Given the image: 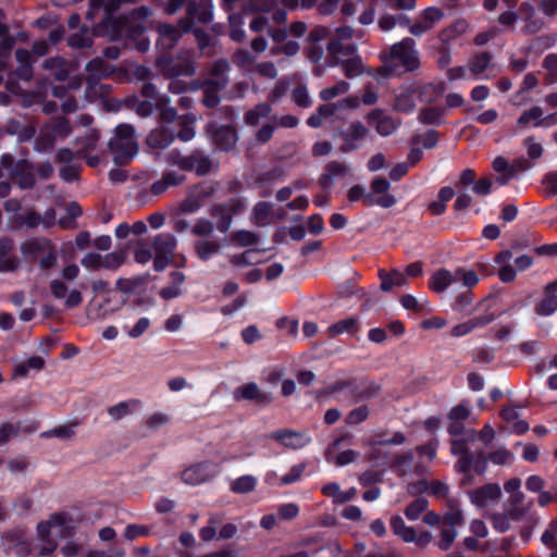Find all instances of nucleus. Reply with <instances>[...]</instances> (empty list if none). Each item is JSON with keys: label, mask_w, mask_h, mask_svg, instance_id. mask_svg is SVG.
<instances>
[{"label": "nucleus", "mask_w": 557, "mask_h": 557, "mask_svg": "<svg viewBox=\"0 0 557 557\" xmlns=\"http://www.w3.org/2000/svg\"><path fill=\"white\" fill-rule=\"evenodd\" d=\"M135 128L129 124H119L115 127V135L109 143V149L115 153V161L121 159L131 160L138 151L137 143L134 140Z\"/></svg>", "instance_id": "6"}, {"label": "nucleus", "mask_w": 557, "mask_h": 557, "mask_svg": "<svg viewBox=\"0 0 557 557\" xmlns=\"http://www.w3.org/2000/svg\"><path fill=\"white\" fill-rule=\"evenodd\" d=\"M557 280L544 288V298L535 305L534 311L539 315L548 317L557 311Z\"/></svg>", "instance_id": "25"}, {"label": "nucleus", "mask_w": 557, "mask_h": 557, "mask_svg": "<svg viewBox=\"0 0 557 557\" xmlns=\"http://www.w3.org/2000/svg\"><path fill=\"white\" fill-rule=\"evenodd\" d=\"M359 331L358 319L350 317L333 323L329 326L327 333L330 337H336L341 334L347 333L355 335Z\"/></svg>", "instance_id": "33"}, {"label": "nucleus", "mask_w": 557, "mask_h": 557, "mask_svg": "<svg viewBox=\"0 0 557 557\" xmlns=\"http://www.w3.org/2000/svg\"><path fill=\"white\" fill-rule=\"evenodd\" d=\"M233 398L236 401H253L261 407H267L274 400V396L271 392L261 391L255 382L246 383L236 387L233 392Z\"/></svg>", "instance_id": "13"}, {"label": "nucleus", "mask_w": 557, "mask_h": 557, "mask_svg": "<svg viewBox=\"0 0 557 557\" xmlns=\"http://www.w3.org/2000/svg\"><path fill=\"white\" fill-rule=\"evenodd\" d=\"M369 129L359 121L352 122L349 127L342 132L343 145L339 150L343 153H349L358 150L361 145L360 141L366 138Z\"/></svg>", "instance_id": "16"}, {"label": "nucleus", "mask_w": 557, "mask_h": 557, "mask_svg": "<svg viewBox=\"0 0 557 557\" xmlns=\"http://www.w3.org/2000/svg\"><path fill=\"white\" fill-rule=\"evenodd\" d=\"M370 414V409L367 405H361L357 408H354L348 412V414L345 418V422L348 425H358L362 422H364Z\"/></svg>", "instance_id": "56"}, {"label": "nucleus", "mask_w": 557, "mask_h": 557, "mask_svg": "<svg viewBox=\"0 0 557 557\" xmlns=\"http://www.w3.org/2000/svg\"><path fill=\"white\" fill-rule=\"evenodd\" d=\"M272 112V107L268 102L256 104L251 110L245 113L244 120L248 125H257L261 117H268Z\"/></svg>", "instance_id": "39"}, {"label": "nucleus", "mask_w": 557, "mask_h": 557, "mask_svg": "<svg viewBox=\"0 0 557 557\" xmlns=\"http://www.w3.org/2000/svg\"><path fill=\"white\" fill-rule=\"evenodd\" d=\"M491 61L492 54L490 52H479L470 59L469 69L472 74L480 75L488 69Z\"/></svg>", "instance_id": "43"}, {"label": "nucleus", "mask_w": 557, "mask_h": 557, "mask_svg": "<svg viewBox=\"0 0 557 557\" xmlns=\"http://www.w3.org/2000/svg\"><path fill=\"white\" fill-rule=\"evenodd\" d=\"M450 453L458 456L454 469L458 473L469 476L471 470L478 475H483L487 469V459L482 449L472 451L468 447L467 440H450Z\"/></svg>", "instance_id": "2"}, {"label": "nucleus", "mask_w": 557, "mask_h": 557, "mask_svg": "<svg viewBox=\"0 0 557 557\" xmlns=\"http://www.w3.org/2000/svg\"><path fill=\"white\" fill-rule=\"evenodd\" d=\"M170 98L166 95L157 99L156 109L159 111V122L171 124L177 117V111L175 108L170 107Z\"/></svg>", "instance_id": "36"}, {"label": "nucleus", "mask_w": 557, "mask_h": 557, "mask_svg": "<svg viewBox=\"0 0 557 557\" xmlns=\"http://www.w3.org/2000/svg\"><path fill=\"white\" fill-rule=\"evenodd\" d=\"M176 244L175 236L170 233H161L154 237L152 248L156 253L153 259V270L156 272H161L169 265Z\"/></svg>", "instance_id": "11"}, {"label": "nucleus", "mask_w": 557, "mask_h": 557, "mask_svg": "<svg viewBox=\"0 0 557 557\" xmlns=\"http://www.w3.org/2000/svg\"><path fill=\"white\" fill-rule=\"evenodd\" d=\"M306 463L294 465L287 473L281 478L282 485H289L298 482L305 472Z\"/></svg>", "instance_id": "64"}, {"label": "nucleus", "mask_w": 557, "mask_h": 557, "mask_svg": "<svg viewBox=\"0 0 557 557\" xmlns=\"http://www.w3.org/2000/svg\"><path fill=\"white\" fill-rule=\"evenodd\" d=\"M455 275L456 282L461 281L462 284L468 288H472L479 283V276L473 270L458 268L455 271Z\"/></svg>", "instance_id": "59"}, {"label": "nucleus", "mask_w": 557, "mask_h": 557, "mask_svg": "<svg viewBox=\"0 0 557 557\" xmlns=\"http://www.w3.org/2000/svg\"><path fill=\"white\" fill-rule=\"evenodd\" d=\"M87 84L97 85L102 78L110 75L109 66L102 58H95L86 64Z\"/></svg>", "instance_id": "28"}, {"label": "nucleus", "mask_w": 557, "mask_h": 557, "mask_svg": "<svg viewBox=\"0 0 557 557\" xmlns=\"http://www.w3.org/2000/svg\"><path fill=\"white\" fill-rule=\"evenodd\" d=\"M382 393L381 384L367 377L352 379L349 398L352 404L369 401L379 397Z\"/></svg>", "instance_id": "12"}, {"label": "nucleus", "mask_w": 557, "mask_h": 557, "mask_svg": "<svg viewBox=\"0 0 557 557\" xmlns=\"http://www.w3.org/2000/svg\"><path fill=\"white\" fill-rule=\"evenodd\" d=\"M158 33L157 47L160 48L161 52L170 53L185 32L172 24L164 23L159 26Z\"/></svg>", "instance_id": "20"}, {"label": "nucleus", "mask_w": 557, "mask_h": 557, "mask_svg": "<svg viewBox=\"0 0 557 557\" xmlns=\"http://www.w3.org/2000/svg\"><path fill=\"white\" fill-rule=\"evenodd\" d=\"M45 367V359L40 356L29 357L25 362H21L14 367V375L25 377L29 370H41Z\"/></svg>", "instance_id": "42"}, {"label": "nucleus", "mask_w": 557, "mask_h": 557, "mask_svg": "<svg viewBox=\"0 0 557 557\" xmlns=\"http://www.w3.org/2000/svg\"><path fill=\"white\" fill-rule=\"evenodd\" d=\"M215 470L213 463L202 461L186 468L182 472V480L189 485H199L213 478Z\"/></svg>", "instance_id": "15"}, {"label": "nucleus", "mask_w": 557, "mask_h": 557, "mask_svg": "<svg viewBox=\"0 0 557 557\" xmlns=\"http://www.w3.org/2000/svg\"><path fill=\"white\" fill-rule=\"evenodd\" d=\"M156 66L163 76L170 79L193 76L196 71L191 60L174 58L166 52H161L156 59Z\"/></svg>", "instance_id": "8"}, {"label": "nucleus", "mask_w": 557, "mask_h": 557, "mask_svg": "<svg viewBox=\"0 0 557 557\" xmlns=\"http://www.w3.org/2000/svg\"><path fill=\"white\" fill-rule=\"evenodd\" d=\"M445 88V83L424 85L419 94L420 101L428 104L434 103L443 95Z\"/></svg>", "instance_id": "38"}, {"label": "nucleus", "mask_w": 557, "mask_h": 557, "mask_svg": "<svg viewBox=\"0 0 557 557\" xmlns=\"http://www.w3.org/2000/svg\"><path fill=\"white\" fill-rule=\"evenodd\" d=\"M428 507L429 500L426 498L417 497L414 500L408 504L404 510V513L408 520L416 521L419 519L421 513L426 511Z\"/></svg>", "instance_id": "45"}, {"label": "nucleus", "mask_w": 557, "mask_h": 557, "mask_svg": "<svg viewBox=\"0 0 557 557\" xmlns=\"http://www.w3.org/2000/svg\"><path fill=\"white\" fill-rule=\"evenodd\" d=\"M206 133L220 151L228 152L233 150L238 141L237 128L232 124L221 125L218 122H209L206 126Z\"/></svg>", "instance_id": "9"}, {"label": "nucleus", "mask_w": 557, "mask_h": 557, "mask_svg": "<svg viewBox=\"0 0 557 557\" xmlns=\"http://www.w3.org/2000/svg\"><path fill=\"white\" fill-rule=\"evenodd\" d=\"M268 437L294 450L301 449L311 442V437L306 432L289 429L274 431Z\"/></svg>", "instance_id": "14"}, {"label": "nucleus", "mask_w": 557, "mask_h": 557, "mask_svg": "<svg viewBox=\"0 0 557 557\" xmlns=\"http://www.w3.org/2000/svg\"><path fill=\"white\" fill-rule=\"evenodd\" d=\"M349 89V84L345 81H341L335 85L324 88L320 91L319 96L323 101H331L335 97L346 94Z\"/></svg>", "instance_id": "57"}, {"label": "nucleus", "mask_w": 557, "mask_h": 557, "mask_svg": "<svg viewBox=\"0 0 557 557\" xmlns=\"http://www.w3.org/2000/svg\"><path fill=\"white\" fill-rule=\"evenodd\" d=\"M138 405H139V400L128 399V400L120 401L114 406L108 407L107 412L113 420L117 421V420H121L124 417L133 413L135 408Z\"/></svg>", "instance_id": "37"}, {"label": "nucleus", "mask_w": 557, "mask_h": 557, "mask_svg": "<svg viewBox=\"0 0 557 557\" xmlns=\"http://www.w3.org/2000/svg\"><path fill=\"white\" fill-rule=\"evenodd\" d=\"M454 283H456L455 272L451 273L449 270L441 268L429 278V288L440 294L445 292Z\"/></svg>", "instance_id": "29"}, {"label": "nucleus", "mask_w": 557, "mask_h": 557, "mask_svg": "<svg viewBox=\"0 0 557 557\" xmlns=\"http://www.w3.org/2000/svg\"><path fill=\"white\" fill-rule=\"evenodd\" d=\"M413 46L412 38H405L394 44L388 55L382 57L384 65L380 73L384 76H393L416 71L420 66V59Z\"/></svg>", "instance_id": "1"}, {"label": "nucleus", "mask_w": 557, "mask_h": 557, "mask_svg": "<svg viewBox=\"0 0 557 557\" xmlns=\"http://www.w3.org/2000/svg\"><path fill=\"white\" fill-rule=\"evenodd\" d=\"M126 255L124 251H112L107 255L99 252H87L82 259L81 264L88 271H98L106 269L116 271L125 262Z\"/></svg>", "instance_id": "10"}, {"label": "nucleus", "mask_w": 557, "mask_h": 557, "mask_svg": "<svg viewBox=\"0 0 557 557\" xmlns=\"http://www.w3.org/2000/svg\"><path fill=\"white\" fill-rule=\"evenodd\" d=\"M469 24L466 20L460 18L453 23L449 27L444 28L440 33L442 42H449L467 32Z\"/></svg>", "instance_id": "40"}, {"label": "nucleus", "mask_w": 557, "mask_h": 557, "mask_svg": "<svg viewBox=\"0 0 557 557\" xmlns=\"http://www.w3.org/2000/svg\"><path fill=\"white\" fill-rule=\"evenodd\" d=\"M51 244L52 242L47 237H33L21 244L20 251L26 260L35 261L39 255L50 248Z\"/></svg>", "instance_id": "23"}, {"label": "nucleus", "mask_w": 557, "mask_h": 557, "mask_svg": "<svg viewBox=\"0 0 557 557\" xmlns=\"http://www.w3.org/2000/svg\"><path fill=\"white\" fill-rule=\"evenodd\" d=\"M502 495L500 486L497 483H487L469 492L471 503L476 507H485L488 500L498 499Z\"/></svg>", "instance_id": "22"}, {"label": "nucleus", "mask_w": 557, "mask_h": 557, "mask_svg": "<svg viewBox=\"0 0 557 557\" xmlns=\"http://www.w3.org/2000/svg\"><path fill=\"white\" fill-rule=\"evenodd\" d=\"M367 121L370 125L375 126V131L381 136L392 135L400 125V123H396L392 116L384 115L381 109L370 111L367 115Z\"/></svg>", "instance_id": "19"}, {"label": "nucleus", "mask_w": 557, "mask_h": 557, "mask_svg": "<svg viewBox=\"0 0 557 557\" xmlns=\"http://www.w3.org/2000/svg\"><path fill=\"white\" fill-rule=\"evenodd\" d=\"M78 424H79V422L75 421L69 425L55 426L51 430L42 432L41 437H45V438L58 437V438H63V440L71 438L75 435L74 428L77 426Z\"/></svg>", "instance_id": "48"}, {"label": "nucleus", "mask_w": 557, "mask_h": 557, "mask_svg": "<svg viewBox=\"0 0 557 557\" xmlns=\"http://www.w3.org/2000/svg\"><path fill=\"white\" fill-rule=\"evenodd\" d=\"M541 541L548 548H555L557 546V518L550 520L547 529L541 536Z\"/></svg>", "instance_id": "62"}, {"label": "nucleus", "mask_w": 557, "mask_h": 557, "mask_svg": "<svg viewBox=\"0 0 557 557\" xmlns=\"http://www.w3.org/2000/svg\"><path fill=\"white\" fill-rule=\"evenodd\" d=\"M0 163L5 169L9 180L22 190L33 189L36 186L35 166L28 159L15 160L11 153H4Z\"/></svg>", "instance_id": "3"}, {"label": "nucleus", "mask_w": 557, "mask_h": 557, "mask_svg": "<svg viewBox=\"0 0 557 557\" xmlns=\"http://www.w3.org/2000/svg\"><path fill=\"white\" fill-rule=\"evenodd\" d=\"M195 249L199 259L207 261L219 252L220 245L212 240H199L196 243Z\"/></svg>", "instance_id": "47"}, {"label": "nucleus", "mask_w": 557, "mask_h": 557, "mask_svg": "<svg viewBox=\"0 0 557 557\" xmlns=\"http://www.w3.org/2000/svg\"><path fill=\"white\" fill-rule=\"evenodd\" d=\"M14 222L17 226L26 225L29 228H35L42 222V218L40 213L34 209H29L24 213L16 215L14 218Z\"/></svg>", "instance_id": "52"}, {"label": "nucleus", "mask_w": 557, "mask_h": 557, "mask_svg": "<svg viewBox=\"0 0 557 557\" xmlns=\"http://www.w3.org/2000/svg\"><path fill=\"white\" fill-rule=\"evenodd\" d=\"M92 38L88 36L85 32H77L69 36L67 45L71 48L75 49H84L90 48L92 46Z\"/></svg>", "instance_id": "60"}, {"label": "nucleus", "mask_w": 557, "mask_h": 557, "mask_svg": "<svg viewBox=\"0 0 557 557\" xmlns=\"http://www.w3.org/2000/svg\"><path fill=\"white\" fill-rule=\"evenodd\" d=\"M414 456L411 450L398 454L393 458L391 469L398 474H405L411 468Z\"/></svg>", "instance_id": "44"}, {"label": "nucleus", "mask_w": 557, "mask_h": 557, "mask_svg": "<svg viewBox=\"0 0 557 557\" xmlns=\"http://www.w3.org/2000/svg\"><path fill=\"white\" fill-rule=\"evenodd\" d=\"M21 430L25 433H33L37 430V423L30 421L27 425L22 428V422L5 421L0 424V446L7 445L12 438L17 437Z\"/></svg>", "instance_id": "26"}, {"label": "nucleus", "mask_w": 557, "mask_h": 557, "mask_svg": "<svg viewBox=\"0 0 557 557\" xmlns=\"http://www.w3.org/2000/svg\"><path fill=\"white\" fill-rule=\"evenodd\" d=\"M186 12L189 21H181L182 28L185 33L190 30V26L194 20H197L199 23H210L212 21L213 14L211 9L196 1H190L187 4Z\"/></svg>", "instance_id": "21"}, {"label": "nucleus", "mask_w": 557, "mask_h": 557, "mask_svg": "<svg viewBox=\"0 0 557 557\" xmlns=\"http://www.w3.org/2000/svg\"><path fill=\"white\" fill-rule=\"evenodd\" d=\"M175 139V133L169 126L161 125L153 128L146 138V144L152 149H165Z\"/></svg>", "instance_id": "24"}, {"label": "nucleus", "mask_w": 557, "mask_h": 557, "mask_svg": "<svg viewBox=\"0 0 557 557\" xmlns=\"http://www.w3.org/2000/svg\"><path fill=\"white\" fill-rule=\"evenodd\" d=\"M449 510L446 511L442 518V522L450 528L455 529V527L463 524V513L458 508V503L455 499L448 500Z\"/></svg>", "instance_id": "41"}, {"label": "nucleus", "mask_w": 557, "mask_h": 557, "mask_svg": "<svg viewBox=\"0 0 557 557\" xmlns=\"http://www.w3.org/2000/svg\"><path fill=\"white\" fill-rule=\"evenodd\" d=\"M542 185L546 198L557 196V171L547 172L542 178Z\"/></svg>", "instance_id": "58"}, {"label": "nucleus", "mask_w": 557, "mask_h": 557, "mask_svg": "<svg viewBox=\"0 0 557 557\" xmlns=\"http://www.w3.org/2000/svg\"><path fill=\"white\" fill-rule=\"evenodd\" d=\"M348 174V168L338 161H331L329 162L325 168L324 172L319 177V185L327 189L332 185V181L335 177H345Z\"/></svg>", "instance_id": "31"}, {"label": "nucleus", "mask_w": 557, "mask_h": 557, "mask_svg": "<svg viewBox=\"0 0 557 557\" xmlns=\"http://www.w3.org/2000/svg\"><path fill=\"white\" fill-rule=\"evenodd\" d=\"M543 116V109L539 106H534L529 110L523 111L517 120V125L521 128H525L529 124L539 123Z\"/></svg>", "instance_id": "49"}, {"label": "nucleus", "mask_w": 557, "mask_h": 557, "mask_svg": "<svg viewBox=\"0 0 557 557\" xmlns=\"http://www.w3.org/2000/svg\"><path fill=\"white\" fill-rule=\"evenodd\" d=\"M282 180L283 171L280 168H273L269 171L260 173L256 178V183L259 186H271Z\"/></svg>", "instance_id": "55"}, {"label": "nucleus", "mask_w": 557, "mask_h": 557, "mask_svg": "<svg viewBox=\"0 0 557 557\" xmlns=\"http://www.w3.org/2000/svg\"><path fill=\"white\" fill-rule=\"evenodd\" d=\"M226 86L225 81L208 79L203 84L202 103L210 109L218 107L221 101L220 91Z\"/></svg>", "instance_id": "27"}, {"label": "nucleus", "mask_w": 557, "mask_h": 557, "mask_svg": "<svg viewBox=\"0 0 557 557\" xmlns=\"http://www.w3.org/2000/svg\"><path fill=\"white\" fill-rule=\"evenodd\" d=\"M247 208L245 197H233L225 202L215 203L210 209V215L215 220V227L220 233H227L235 215L242 214Z\"/></svg>", "instance_id": "5"}, {"label": "nucleus", "mask_w": 557, "mask_h": 557, "mask_svg": "<svg viewBox=\"0 0 557 557\" xmlns=\"http://www.w3.org/2000/svg\"><path fill=\"white\" fill-rule=\"evenodd\" d=\"M389 525L396 536L400 537L406 543H411L414 528L407 525L399 515H393L391 517Z\"/></svg>", "instance_id": "35"}, {"label": "nucleus", "mask_w": 557, "mask_h": 557, "mask_svg": "<svg viewBox=\"0 0 557 557\" xmlns=\"http://www.w3.org/2000/svg\"><path fill=\"white\" fill-rule=\"evenodd\" d=\"M185 175L170 171L163 173L162 177L152 183L150 190L154 196L163 194L169 187L178 186L184 183Z\"/></svg>", "instance_id": "32"}, {"label": "nucleus", "mask_w": 557, "mask_h": 557, "mask_svg": "<svg viewBox=\"0 0 557 557\" xmlns=\"http://www.w3.org/2000/svg\"><path fill=\"white\" fill-rule=\"evenodd\" d=\"M146 282V276L139 275L133 278H119L116 281L115 287L117 290L129 294L136 290L139 286H141Z\"/></svg>", "instance_id": "54"}, {"label": "nucleus", "mask_w": 557, "mask_h": 557, "mask_svg": "<svg viewBox=\"0 0 557 557\" xmlns=\"http://www.w3.org/2000/svg\"><path fill=\"white\" fill-rule=\"evenodd\" d=\"M231 237L232 240L240 247H249L258 244L259 242V236L256 233L247 230L233 232Z\"/></svg>", "instance_id": "53"}, {"label": "nucleus", "mask_w": 557, "mask_h": 557, "mask_svg": "<svg viewBox=\"0 0 557 557\" xmlns=\"http://www.w3.org/2000/svg\"><path fill=\"white\" fill-rule=\"evenodd\" d=\"M494 171L497 173H504V177L497 178L499 184L505 185L515 175V169L509 165L508 161L504 157H496L492 163Z\"/></svg>", "instance_id": "51"}, {"label": "nucleus", "mask_w": 557, "mask_h": 557, "mask_svg": "<svg viewBox=\"0 0 557 557\" xmlns=\"http://www.w3.org/2000/svg\"><path fill=\"white\" fill-rule=\"evenodd\" d=\"M337 108L338 107L335 103L320 104L317 109V112L312 113L307 119V125L312 128L321 127L323 125V120L333 116Z\"/></svg>", "instance_id": "34"}, {"label": "nucleus", "mask_w": 557, "mask_h": 557, "mask_svg": "<svg viewBox=\"0 0 557 557\" xmlns=\"http://www.w3.org/2000/svg\"><path fill=\"white\" fill-rule=\"evenodd\" d=\"M446 109L429 106L420 109L418 121L424 125L442 126L446 123Z\"/></svg>", "instance_id": "30"}, {"label": "nucleus", "mask_w": 557, "mask_h": 557, "mask_svg": "<svg viewBox=\"0 0 557 557\" xmlns=\"http://www.w3.org/2000/svg\"><path fill=\"white\" fill-rule=\"evenodd\" d=\"M257 485V479L253 475L246 474L237 478L231 484V491L235 494H247L252 492Z\"/></svg>", "instance_id": "46"}, {"label": "nucleus", "mask_w": 557, "mask_h": 557, "mask_svg": "<svg viewBox=\"0 0 557 557\" xmlns=\"http://www.w3.org/2000/svg\"><path fill=\"white\" fill-rule=\"evenodd\" d=\"M169 163L185 172H194L197 176H206L213 169L211 158L200 149H194L184 154L177 149L170 151Z\"/></svg>", "instance_id": "4"}, {"label": "nucleus", "mask_w": 557, "mask_h": 557, "mask_svg": "<svg viewBox=\"0 0 557 557\" xmlns=\"http://www.w3.org/2000/svg\"><path fill=\"white\" fill-rule=\"evenodd\" d=\"M64 523V519L62 515L54 513L50 517L48 521H41L37 524L38 536L47 542V544L40 549L41 556L51 555L55 548L57 543L49 540L52 528H62Z\"/></svg>", "instance_id": "17"}, {"label": "nucleus", "mask_w": 557, "mask_h": 557, "mask_svg": "<svg viewBox=\"0 0 557 557\" xmlns=\"http://www.w3.org/2000/svg\"><path fill=\"white\" fill-rule=\"evenodd\" d=\"M215 193V187L212 184L199 183L195 185L190 191V194L199 200L202 205L203 201L213 196Z\"/></svg>", "instance_id": "63"}, {"label": "nucleus", "mask_w": 557, "mask_h": 557, "mask_svg": "<svg viewBox=\"0 0 557 557\" xmlns=\"http://www.w3.org/2000/svg\"><path fill=\"white\" fill-rule=\"evenodd\" d=\"M14 242L10 237L0 238V272H15L20 265V259L13 253Z\"/></svg>", "instance_id": "18"}, {"label": "nucleus", "mask_w": 557, "mask_h": 557, "mask_svg": "<svg viewBox=\"0 0 557 557\" xmlns=\"http://www.w3.org/2000/svg\"><path fill=\"white\" fill-rule=\"evenodd\" d=\"M96 29L102 35L112 39H119L123 36L133 37L135 33L141 35L145 30L143 26L132 27L125 15H103Z\"/></svg>", "instance_id": "7"}, {"label": "nucleus", "mask_w": 557, "mask_h": 557, "mask_svg": "<svg viewBox=\"0 0 557 557\" xmlns=\"http://www.w3.org/2000/svg\"><path fill=\"white\" fill-rule=\"evenodd\" d=\"M292 100L300 108H309L312 103L306 85H298L293 89Z\"/></svg>", "instance_id": "61"}, {"label": "nucleus", "mask_w": 557, "mask_h": 557, "mask_svg": "<svg viewBox=\"0 0 557 557\" xmlns=\"http://www.w3.org/2000/svg\"><path fill=\"white\" fill-rule=\"evenodd\" d=\"M122 2L124 0H89V5L91 11L102 9L103 15H113L119 11Z\"/></svg>", "instance_id": "50"}]
</instances>
